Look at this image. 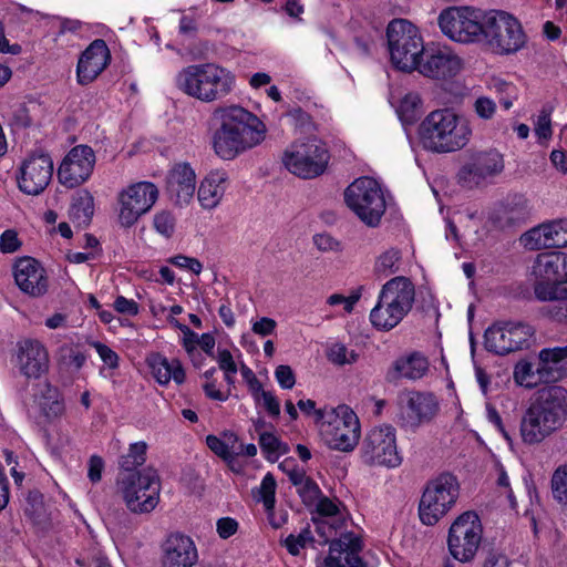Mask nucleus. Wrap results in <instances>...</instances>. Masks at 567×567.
Here are the masks:
<instances>
[{
  "instance_id": "62",
  "label": "nucleus",
  "mask_w": 567,
  "mask_h": 567,
  "mask_svg": "<svg viewBox=\"0 0 567 567\" xmlns=\"http://www.w3.org/2000/svg\"><path fill=\"white\" fill-rule=\"evenodd\" d=\"M114 308L117 312L128 316H135L138 312V305L134 300L126 299L123 296H118L115 299Z\"/></svg>"
},
{
  "instance_id": "8",
  "label": "nucleus",
  "mask_w": 567,
  "mask_h": 567,
  "mask_svg": "<svg viewBox=\"0 0 567 567\" xmlns=\"http://www.w3.org/2000/svg\"><path fill=\"white\" fill-rule=\"evenodd\" d=\"M460 496V484L455 475L441 473L431 478L422 493L419 517L422 524L434 526L455 505Z\"/></svg>"
},
{
  "instance_id": "7",
  "label": "nucleus",
  "mask_w": 567,
  "mask_h": 567,
  "mask_svg": "<svg viewBox=\"0 0 567 567\" xmlns=\"http://www.w3.org/2000/svg\"><path fill=\"white\" fill-rule=\"evenodd\" d=\"M534 292L540 301H554L567 297V254L544 251L533 264Z\"/></svg>"
},
{
  "instance_id": "31",
  "label": "nucleus",
  "mask_w": 567,
  "mask_h": 567,
  "mask_svg": "<svg viewBox=\"0 0 567 567\" xmlns=\"http://www.w3.org/2000/svg\"><path fill=\"white\" fill-rule=\"evenodd\" d=\"M429 370L427 358L419 351H413L396 358L391 363L385 373V381L394 384L401 380L416 381L426 375Z\"/></svg>"
},
{
  "instance_id": "20",
  "label": "nucleus",
  "mask_w": 567,
  "mask_h": 567,
  "mask_svg": "<svg viewBox=\"0 0 567 567\" xmlns=\"http://www.w3.org/2000/svg\"><path fill=\"white\" fill-rule=\"evenodd\" d=\"M94 165L95 154L90 146H74L59 166V182L68 188L76 187L89 179Z\"/></svg>"
},
{
  "instance_id": "40",
  "label": "nucleus",
  "mask_w": 567,
  "mask_h": 567,
  "mask_svg": "<svg viewBox=\"0 0 567 567\" xmlns=\"http://www.w3.org/2000/svg\"><path fill=\"white\" fill-rule=\"evenodd\" d=\"M296 488L299 497L306 506H313L321 496V489L319 485L307 475L306 471L299 475L297 480L291 483Z\"/></svg>"
},
{
  "instance_id": "33",
  "label": "nucleus",
  "mask_w": 567,
  "mask_h": 567,
  "mask_svg": "<svg viewBox=\"0 0 567 567\" xmlns=\"http://www.w3.org/2000/svg\"><path fill=\"white\" fill-rule=\"evenodd\" d=\"M228 185V174L216 169L209 172L200 182L197 197L203 208H215L221 200Z\"/></svg>"
},
{
  "instance_id": "38",
  "label": "nucleus",
  "mask_w": 567,
  "mask_h": 567,
  "mask_svg": "<svg viewBox=\"0 0 567 567\" xmlns=\"http://www.w3.org/2000/svg\"><path fill=\"white\" fill-rule=\"evenodd\" d=\"M94 213V198L92 194L86 190H80L73 198V203L70 208V217L78 225H89Z\"/></svg>"
},
{
  "instance_id": "10",
  "label": "nucleus",
  "mask_w": 567,
  "mask_h": 567,
  "mask_svg": "<svg viewBox=\"0 0 567 567\" xmlns=\"http://www.w3.org/2000/svg\"><path fill=\"white\" fill-rule=\"evenodd\" d=\"M483 42L493 53L507 55L525 45L526 34L514 16L501 10H491L485 16Z\"/></svg>"
},
{
  "instance_id": "29",
  "label": "nucleus",
  "mask_w": 567,
  "mask_h": 567,
  "mask_svg": "<svg viewBox=\"0 0 567 567\" xmlns=\"http://www.w3.org/2000/svg\"><path fill=\"white\" fill-rule=\"evenodd\" d=\"M163 553L161 567H193L198 561L194 540L184 534L169 535L163 546Z\"/></svg>"
},
{
  "instance_id": "46",
  "label": "nucleus",
  "mask_w": 567,
  "mask_h": 567,
  "mask_svg": "<svg viewBox=\"0 0 567 567\" xmlns=\"http://www.w3.org/2000/svg\"><path fill=\"white\" fill-rule=\"evenodd\" d=\"M536 367L537 361L518 364L514 372L516 382L527 388L535 386L539 382L537 380Z\"/></svg>"
},
{
  "instance_id": "61",
  "label": "nucleus",
  "mask_w": 567,
  "mask_h": 567,
  "mask_svg": "<svg viewBox=\"0 0 567 567\" xmlns=\"http://www.w3.org/2000/svg\"><path fill=\"white\" fill-rule=\"evenodd\" d=\"M313 244L321 251H333L339 249V243L328 234H317L313 236Z\"/></svg>"
},
{
  "instance_id": "42",
  "label": "nucleus",
  "mask_w": 567,
  "mask_h": 567,
  "mask_svg": "<svg viewBox=\"0 0 567 567\" xmlns=\"http://www.w3.org/2000/svg\"><path fill=\"white\" fill-rule=\"evenodd\" d=\"M259 445L267 460L275 462L280 455L288 452L289 447L281 442L275 434L264 432L259 437Z\"/></svg>"
},
{
  "instance_id": "58",
  "label": "nucleus",
  "mask_w": 567,
  "mask_h": 567,
  "mask_svg": "<svg viewBox=\"0 0 567 567\" xmlns=\"http://www.w3.org/2000/svg\"><path fill=\"white\" fill-rule=\"evenodd\" d=\"M277 327V322L268 317H262L260 320L256 321L252 324V332L260 336V337H267L275 332V329Z\"/></svg>"
},
{
  "instance_id": "12",
  "label": "nucleus",
  "mask_w": 567,
  "mask_h": 567,
  "mask_svg": "<svg viewBox=\"0 0 567 567\" xmlns=\"http://www.w3.org/2000/svg\"><path fill=\"white\" fill-rule=\"evenodd\" d=\"M486 12L472 7H451L443 10L437 23L449 39L460 43H481L484 39Z\"/></svg>"
},
{
  "instance_id": "11",
  "label": "nucleus",
  "mask_w": 567,
  "mask_h": 567,
  "mask_svg": "<svg viewBox=\"0 0 567 567\" xmlns=\"http://www.w3.org/2000/svg\"><path fill=\"white\" fill-rule=\"evenodd\" d=\"M284 166L300 178H315L323 174L329 163L326 144L317 138L298 140L282 153Z\"/></svg>"
},
{
  "instance_id": "51",
  "label": "nucleus",
  "mask_w": 567,
  "mask_h": 567,
  "mask_svg": "<svg viewBox=\"0 0 567 567\" xmlns=\"http://www.w3.org/2000/svg\"><path fill=\"white\" fill-rule=\"evenodd\" d=\"M43 512L42 495L39 492H30L24 506V513L33 520L40 519Z\"/></svg>"
},
{
  "instance_id": "2",
  "label": "nucleus",
  "mask_w": 567,
  "mask_h": 567,
  "mask_svg": "<svg viewBox=\"0 0 567 567\" xmlns=\"http://www.w3.org/2000/svg\"><path fill=\"white\" fill-rule=\"evenodd\" d=\"M567 421V389L548 385L537 391L519 425L524 443L533 445L560 430Z\"/></svg>"
},
{
  "instance_id": "13",
  "label": "nucleus",
  "mask_w": 567,
  "mask_h": 567,
  "mask_svg": "<svg viewBox=\"0 0 567 567\" xmlns=\"http://www.w3.org/2000/svg\"><path fill=\"white\" fill-rule=\"evenodd\" d=\"M117 484L125 505L132 513H151L159 502V476L151 467L145 468L143 474L128 473V476H118Z\"/></svg>"
},
{
  "instance_id": "63",
  "label": "nucleus",
  "mask_w": 567,
  "mask_h": 567,
  "mask_svg": "<svg viewBox=\"0 0 567 567\" xmlns=\"http://www.w3.org/2000/svg\"><path fill=\"white\" fill-rule=\"evenodd\" d=\"M260 403L264 405V408L267 410L270 416L278 417L280 414V405L279 401L276 399V396L267 391L261 392L260 396Z\"/></svg>"
},
{
  "instance_id": "19",
  "label": "nucleus",
  "mask_w": 567,
  "mask_h": 567,
  "mask_svg": "<svg viewBox=\"0 0 567 567\" xmlns=\"http://www.w3.org/2000/svg\"><path fill=\"white\" fill-rule=\"evenodd\" d=\"M437 411L439 402L432 393L408 391L399 396L398 422L401 427L415 431L434 419Z\"/></svg>"
},
{
  "instance_id": "16",
  "label": "nucleus",
  "mask_w": 567,
  "mask_h": 567,
  "mask_svg": "<svg viewBox=\"0 0 567 567\" xmlns=\"http://www.w3.org/2000/svg\"><path fill=\"white\" fill-rule=\"evenodd\" d=\"M361 457L370 466L398 467L402 457L396 446L395 429L391 425L371 429L362 441Z\"/></svg>"
},
{
  "instance_id": "15",
  "label": "nucleus",
  "mask_w": 567,
  "mask_h": 567,
  "mask_svg": "<svg viewBox=\"0 0 567 567\" xmlns=\"http://www.w3.org/2000/svg\"><path fill=\"white\" fill-rule=\"evenodd\" d=\"M535 329L524 322L497 321L484 333V346L489 352L505 355L530 347Z\"/></svg>"
},
{
  "instance_id": "22",
  "label": "nucleus",
  "mask_w": 567,
  "mask_h": 567,
  "mask_svg": "<svg viewBox=\"0 0 567 567\" xmlns=\"http://www.w3.org/2000/svg\"><path fill=\"white\" fill-rule=\"evenodd\" d=\"M503 168V157L497 151L477 152L461 167L457 177L463 186L472 188L487 177L501 173Z\"/></svg>"
},
{
  "instance_id": "18",
  "label": "nucleus",
  "mask_w": 567,
  "mask_h": 567,
  "mask_svg": "<svg viewBox=\"0 0 567 567\" xmlns=\"http://www.w3.org/2000/svg\"><path fill=\"white\" fill-rule=\"evenodd\" d=\"M158 189L151 182H140L120 193L117 215L122 227L130 228L137 223L156 203Z\"/></svg>"
},
{
  "instance_id": "49",
  "label": "nucleus",
  "mask_w": 567,
  "mask_h": 567,
  "mask_svg": "<svg viewBox=\"0 0 567 567\" xmlns=\"http://www.w3.org/2000/svg\"><path fill=\"white\" fill-rule=\"evenodd\" d=\"M9 124L13 128H25L31 124V117L25 104L13 105L9 113Z\"/></svg>"
},
{
  "instance_id": "60",
  "label": "nucleus",
  "mask_w": 567,
  "mask_h": 567,
  "mask_svg": "<svg viewBox=\"0 0 567 567\" xmlns=\"http://www.w3.org/2000/svg\"><path fill=\"white\" fill-rule=\"evenodd\" d=\"M104 462L102 457L92 455L89 460L87 477L92 483H97L102 478Z\"/></svg>"
},
{
  "instance_id": "43",
  "label": "nucleus",
  "mask_w": 567,
  "mask_h": 567,
  "mask_svg": "<svg viewBox=\"0 0 567 567\" xmlns=\"http://www.w3.org/2000/svg\"><path fill=\"white\" fill-rule=\"evenodd\" d=\"M551 493L554 498L567 505V464L556 468L551 476Z\"/></svg>"
},
{
  "instance_id": "6",
  "label": "nucleus",
  "mask_w": 567,
  "mask_h": 567,
  "mask_svg": "<svg viewBox=\"0 0 567 567\" xmlns=\"http://www.w3.org/2000/svg\"><path fill=\"white\" fill-rule=\"evenodd\" d=\"M386 39L393 66L404 72L415 71L425 50L419 29L405 19H394L388 24Z\"/></svg>"
},
{
  "instance_id": "48",
  "label": "nucleus",
  "mask_w": 567,
  "mask_h": 567,
  "mask_svg": "<svg viewBox=\"0 0 567 567\" xmlns=\"http://www.w3.org/2000/svg\"><path fill=\"white\" fill-rule=\"evenodd\" d=\"M207 446L219 457L227 462L234 460V446L216 435L206 436Z\"/></svg>"
},
{
  "instance_id": "9",
  "label": "nucleus",
  "mask_w": 567,
  "mask_h": 567,
  "mask_svg": "<svg viewBox=\"0 0 567 567\" xmlns=\"http://www.w3.org/2000/svg\"><path fill=\"white\" fill-rule=\"evenodd\" d=\"M320 434L333 450L349 452L354 449L360 437V423L357 414L347 405H339L330 411H317Z\"/></svg>"
},
{
  "instance_id": "39",
  "label": "nucleus",
  "mask_w": 567,
  "mask_h": 567,
  "mask_svg": "<svg viewBox=\"0 0 567 567\" xmlns=\"http://www.w3.org/2000/svg\"><path fill=\"white\" fill-rule=\"evenodd\" d=\"M421 106L420 95L415 92H409L401 99L396 113L404 124H412L420 117Z\"/></svg>"
},
{
  "instance_id": "17",
  "label": "nucleus",
  "mask_w": 567,
  "mask_h": 567,
  "mask_svg": "<svg viewBox=\"0 0 567 567\" xmlns=\"http://www.w3.org/2000/svg\"><path fill=\"white\" fill-rule=\"evenodd\" d=\"M482 524L476 513L465 512L450 527L449 549L460 561L471 560L481 544Z\"/></svg>"
},
{
  "instance_id": "41",
  "label": "nucleus",
  "mask_w": 567,
  "mask_h": 567,
  "mask_svg": "<svg viewBox=\"0 0 567 567\" xmlns=\"http://www.w3.org/2000/svg\"><path fill=\"white\" fill-rule=\"evenodd\" d=\"M401 259V251L395 248H390L377 258L374 271L385 277L395 274L400 270Z\"/></svg>"
},
{
  "instance_id": "30",
  "label": "nucleus",
  "mask_w": 567,
  "mask_h": 567,
  "mask_svg": "<svg viewBox=\"0 0 567 567\" xmlns=\"http://www.w3.org/2000/svg\"><path fill=\"white\" fill-rule=\"evenodd\" d=\"M166 193L168 198L178 206L187 205L196 189V174L186 163L173 166L166 176Z\"/></svg>"
},
{
  "instance_id": "37",
  "label": "nucleus",
  "mask_w": 567,
  "mask_h": 567,
  "mask_svg": "<svg viewBox=\"0 0 567 567\" xmlns=\"http://www.w3.org/2000/svg\"><path fill=\"white\" fill-rule=\"evenodd\" d=\"M146 451L147 444L145 442L132 443L127 453L120 458L121 473L118 476H128V473L143 474V472H137L136 468L145 463Z\"/></svg>"
},
{
  "instance_id": "4",
  "label": "nucleus",
  "mask_w": 567,
  "mask_h": 567,
  "mask_svg": "<svg viewBox=\"0 0 567 567\" xmlns=\"http://www.w3.org/2000/svg\"><path fill=\"white\" fill-rule=\"evenodd\" d=\"M235 83V74L216 63L192 64L176 76V85L181 91L206 103L226 97L234 90Z\"/></svg>"
},
{
  "instance_id": "47",
  "label": "nucleus",
  "mask_w": 567,
  "mask_h": 567,
  "mask_svg": "<svg viewBox=\"0 0 567 567\" xmlns=\"http://www.w3.org/2000/svg\"><path fill=\"white\" fill-rule=\"evenodd\" d=\"M175 224L176 219L168 210L158 212L153 219L155 230L166 238H169L174 234Z\"/></svg>"
},
{
  "instance_id": "14",
  "label": "nucleus",
  "mask_w": 567,
  "mask_h": 567,
  "mask_svg": "<svg viewBox=\"0 0 567 567\" xmlns=\"http://www.w3.org/2000/svg\"><path fill=\"white\" fill-rule=\"evenodd\" d=\"M344 198L348 207L368 226L379 225L385 212V199L379 183L371 177H360L350 184Z\"/></svg>"
},
{
  "instance_id": "27",
  "label": "nucleus",
  "mask_w": 567,
  "mask_h": 567,
  "mask_svg": "<svg viewBox=\"0 0 567 567\" xmlns=\"http://www.w3.org/2000/svg\"><path fill=\"white\" fill-rule=\"evenodd\" d=\"M522 241L532 250L551 247H567V218L540 224L526 231Z\"/></svg>"
},
{
  "instance_id": "45",
  "label": "nucleus",
  "mask_w": 567,
  "mask_h": 567,
  "mask_svg": "<svg viewBox=\"0 0 567 567\" xmlns=\"http://www.w3.org/2000/svg\"><path fill=\"white\" fill-rule=\"evenodd\" d=\"M276 487L277 483L271 473H267L259 487V499L264 503L267 511H271L276 503Z\"/></svg>"
},
{
  "instance_id": "26",
  "label": "nucleus",
  "mask_w": 567,
  "mask_h": 567,
  "mask_svg": "<svg viewBox=\"0 0 567 567\" xmlns=\"http://www.w3.org/2000/svg\"><path fill=\"white\" fill-rule=\"evenodd\" d=\"M363 545L359 536L346 533L329 544V554L323 559L326 567H364L360 557Z\"/></svg>"
},
{
  "instance_id": "53",
  "label": "nucleus",
  "mask_w": 567,
  "mask_h": 567,
  "mask_svg": "<svg viewBox=\"0 0 567 567\" xmlns=\"http://www.w3.org/2000/svg\"><path fill=\"white\" fill-rule=\"evenodd\" d=\"M92 347L96 350L101 360L111 369L118 367V355L109 346L99 341L92 342Z\"/></svg>"
},
{
  "instance_id": "28",
  "label": "nucleus",
  "mask_w": 567,
  "mask_h": 567,
  "mask_svg": "<svg viewBox=\"0 0 567 567\" xmlns=\"http://www.w3.org/2000/svg\"><path fill=\"white\" fill-rule=\"evenodd\" d=\"M17 286L24 293L39 297L48 290V277L41 264L32 257L19 258L13 266Z\"/></svg>"
},
{
  "instance_id": "44",
  "label": "nucleus",
  "mask_w": 567,
  "mask_h": 567,
  "mask_svg": "<svg viewBox=\"0 0 567 567\" xmlns=\"http://www.w3.org/2000/svg\"><path fill=\"white\" fill-rule=\"evenodd\" d=\"M492 89L499 95L498 101L505 110L513 106L514 101L517 99V89L514 84L501 79L492 81Z\"/></svg>"
},
{
  "instance_id": "56",
  "label": "nucleus",
  "mask_w": 567,
  "mask_h": 567,
  "mask_svg": "<svg viewBox=\"0 0 567 567\" xmlns=\"http://www.w3.org/2000/svg\"><path fill=\"white\" fill-rule=\"evenodd\" d=\"M315 505L316 512L321 517H333L339 513L338 505L327 496H319Z\"/></svg>"
},
{
  "instance_id": "35",
  "label": "nucleus",
  "mask_w": 567,
  "mask_h": 567,
  "mask_svg": "<svg viewBox=\"0 0 567 567\" xmlns=\"http://www.w3.org/2000/svg\"><path fill=\"white\" fill-rule=\"evenodd\" d=\"M35 402L47 419H54L62 414L63 403L60 401L58 389L48 382L40 383L34 393Z\"/></svg>"
},
{
  "instance_id": "3",
  "label": "nucleus",
  "mask_w": 567,
  "mask_h": 567,
  "mask_svg": "<svg viewBox=\"0 0 567 567\" xmlns=\"http://www.w3.org/2000/svg\"><path fill=\"white\" fill-rule=\"evenodd\" d=\"M420 138L423 146L435 153H452L467 145L472 136L468 120L443 109L431 112L421 123Z\"/></svg>"
},
{
  "instance_id": "24",
  "label": "nucleus",
  "mask_w": 567,
  "mask_h": 567,
  "mask_svg": "<svg viewBox=\"0 0 567 567\" xmlns=\"http://www.w3.org/2000/svg\"><path fill=\"white\" fill-rule=\"evenodd\" d=\"M49 352L37 339H24L17 343L16 364L28 379H40L49 371Z\"/></svg>"
},
{
  "instance_id": "25",
  "label": "nucleus",
  "mask_w": 567,
  "mask_h": 567,
  "mask_svg": "<svg viewBox=\"0 0 567 567\" xmlns=\"http://www.w3.org/2000/svg\"><path fill=\"white\" fill-rule=\"evenodd\" d=\"M111 52L102 39L92 41L81 53L76 65V79L81 85L92 83L110 64Z\"/></svg>"
},
{
  "instance_id": "5",
  "label": "nucleus",
  "mask_w": 567,
  "mask_h": 567,
  "mask_svg": "<svg viewBox=\"0 0 567 567\" xmlns=\"http://www.w3.org/2000/svg\"><path fill=\"white\" fill-rule=\"evenodd\" d=\"M415 300L413 282L403 276L386 281L370 312L372 326L380 331L395 328L411 311Z\"/></svg>"
},
{
  "instance_id": "34",
  "label": "nucleus",
  "mask_w": 567,
  "mask_h": 567,
  "mask_svg": "<svg viewBox=\"0 0 567 567\" xmlns=\"http://www.w3.org/2000/svg\"><path fill=\"white\" fill-rule=\"evenodd\" d=\"M148 365L159 384H167L171 380L177 384L185 381V371L177 359L168 360L157 353L148 359Z\"/></svg>"
},
{
  "instance_id": "52",
  "label": "nucleus",
  "mask_w": 567,
  "mask_h": 567,
  "mask_svg": "<svg viewBox=\"0 0 567 567\" xmlns=\"http://www.w3.org/2000/svg\"><path fill=\"white\" fill-rule=\"evenodd\" d=\"M550 110L544 107L536 121L535 133L539 138H549L551 136V121H550Z\"/></svg>"
},
{
  "instance_id": "54",
  "label": "nucleus",
  "mask_w": 567,
  "mask_h": 567,
  "mask_svg": "<svg viewBox=\"0 0 567 567\" xmlns=\"http://www.w3.org/2000/svg\"><path fill=\"white\" fill-rule=\"evenodd\" d=\"M21 246V241L18 238V234L13 229H7L0 237V250L3 254H12L17 251Z\"/></svg>"
},
{
  "instance_id": "59",
  "label": "nucleus",
  "mask_w": 567,
  "mask_h": 567,
  "mask_svg": "<svg viewBox=\"0 0 567 567\" xmlns=\"http://www.w3.org/2000/svg\"><path fill=\"white\" fill-rule=\"evenodd\" d=\"M486 417H487L488 422L492 423L507 441L511 440V436H509L508 432L505 430V426L503 424V420H502L499 413L497 412L496 408L489 403L486 404Z\"/></svg>"
},
{
  "instance_id": "50",
  "label": "nucleus",
  "mask_w": 567,
  "mask_h": 567,
  "mask_svg": "<svg viewBox=\"0 0 567 567\" xmlns=\"http://www.w3.org/2000/svg\"><path fill=\"white\" fill-rule=\"evenodd\" d=\"M496 103L494 100L481 95L473 103V110L478 118L483 121H489L496 113Z\"/></svg>"
},
{
  "instance_id": "21",
  "label": "nucleus",
  "mask_w": 567,
  "mask_h": 567,
  "mask_svg": "<svg viewBox=\"0 0 567 567\" xmlns=\"http://www.w3.org/2000/svg\"><path fill=\"white\" fill-rule=\"evenodd\" d=\"M463 69V60L451 48L424 50L416 71L434 80H446L457 75Z\"/></svg>"
},
{
  "instance_id": "23",
  "label": "nucleus",
  "mask_w": 567,
  "mask_h": 567,
  "mask_svg": "<svg viewBox=\"0 0 567 567\" xmlns=\"http://www.w3.org/2000/svg\"><path fill=\"white\" fill-rule=\"evenodd\" d=\"M53 175V163L49 155H31L23 161L18 176L21 192L28 195H39L49 185Z\"/></svg>"
},
{
  "instance_id": "32",
  "label": "nucleus",
  "mask_w": 567,
  "mask_h": 567,
  "mask_svg": "<svg viewBox=\"0 0 567 567\" xmlns=\"http://www.w3.org/2000/svg\"><path fill=\"white\" fill-rule=\"evenodd\" d=\"M567 346L540 350L537 360V380L543 383H554L566 373Z\"/></svg>"
},
{
  "instance_id": "57",
  "label": "nucleus",
  "mask_w": 567,
  "mask_h": 567,
  "mask_svg": "<svg viewBox=\"0 0 567 567\" xmlns=\"http://www.w3.org/2000/svg\"><path fill=\"white\" fill-rule=\"evenodd\" d=\"M217 533L220 538L227 539L238 529V523L231 517H223L217 520Z\"/></svg>"
},
{
  "instance_id": "64",
  "label": "nucleus",
  "mask_w": 567,
  "mask_h": 567,
  "mask_svg": "<svg viewBox=\"0 0 567 567\" xmlns=\"http://www.w3.org/2000/svg\"><path fill=\"white\" fill-rule=\"evenodd\" d=\"M279 468L288 476L290 483L298 481L299 475L305 472L302 467H299L293 458H285L280 464Z\"/></svg>"
},
{
  "instance_id": "36",
  "label": "nucleus",
  "mask_w": 567,
  "mask_h": 567,
  "mask_svg": "<svg viewBox=\"0 0 567 567\" xmlns=\"http://www.w3.org/2000/svg\"><path fill=\"white\" fill-rule=\"evenodd\" d=\"M58 364L68 371L78 372L86 362V354L79 344L64 343L55 352Z\"/></svg>"
},
{
  "instance_id": "1",
  "label": "nucleus",
  "mask_w": 567,
  "mask_h": 567,
  "mask_svg": "<svg viewBox=\"0 0 567 567\" xmlns=\"http://www.w3.org/2000/svg\"><path fill=\"white\" fill-rule=\"evenodd\" d=\"M213 120L217 124L213 134V147L216 155L225 161L234 159L265 140V124L239 105L217 107Z\"/></svg>"
},
{
  "instance_id": "55",
  "label": "nucleus",
  "mask_w": 567,
  "mask_h": 567,
  "mask_svg": "<svg viewBox=\"0 0 567 567\" xmlns=\"http://www.w3.org/2000/svg\"><path fill=\"white\" fill-rule=\"evenodd\" d=\"M275 377L282 389H292L296 383L293 371L289 365H278Z\"/></svg>"
}]
</instances>
